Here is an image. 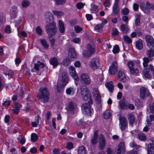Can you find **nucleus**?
Returning a JSON list of instances; mask_svg holds the SVG:
<instances>
[{"mask_svg":"<svg viewBox=\"0 0 154 154\" xmlns=\"http://www.w3.org/2000/svg\"><path fill=\"white\" fill-rule=\"evenodd\" d=\"M62 83L63 87H64L67 84L69 79L67 76V74L65 72H62Z\"/></svg>","mask_w":154,"mask_h":154,"instance_id":"nucleus-20","label":"nucleus"},{"mask_svg":"<svg viewBox=\"0 0 154 154\" xmlns=\"http://www.w3.org/2000/svg\"><path fill=\"white\" fill-rule=\"evenodd\" d=\"M127 65L131 73L133 75H135L138 73V70L135 67L134 63L132 61L129 62Z\"/></svg>","mask_w":154,"mask_h":154,"instance_id":"nucleus-7","label":"nucleus"},{"mask_svg":"<svg viewBox=\"0 0 154 154\" xmlns=\"http://www.w3.org/2000/svg\"><path fill=\"white\" fill-rule=\"evenodd\" d=\"M44 16L45 18L47 19H52L54 18L52 14L48 11L45 12Z\"/></svg>","mask_w":154,"mask_h":154,"instance_id":"nucleus-30","label":"nucleus"},{"mask_svg":"<svg viewBox=\"0 0 154 154\" xmlns=\"http://www.w3.org/2000/svg\"><path fill=\"white\" fill-rule=\"evenodd\" d=\"M50 62L51 64L54 66H56L58 64L57 60L55 57H53L50 60Z\"/></svg>","mask_w":154,"mask_h":154,"instance_id":"nucleus-33","label":"nucleus"},{"mask_svg":"<svg viewBox=\"0 0 154 154\" xmlns=\"http://www.w3.org/2000/svg\"><path fill=\"white\" fill-rule=\"evenodd\" d=\"M40 41L44 48L47 49L49 46L46 40L44 39H40Z\"/></svg>","mask_w":154,"mask_h":154,"instance_id":"nucleus-40","label":"nucleus"},{"mask_svg":"<svg viewBox=\"0 0 154 154\" xmlns=\"http://www.w3.org/2000/svg\"><path fill=\"white\" fill-rule=\"evenodd\" d=\"M53 13L54 15L57 16L58 18H60L61 16L63 15V12L61 11H53Z\"/></svg>","mask_w":154,"mask_h":154,"instance_id":"nucleus-45","label":"nucleus"},{"mask_svg":"<svg viewBox=\"0 0 154 154\" xmlns=\"http://www.w3.org/2000/svg\"><path fill=\"white\" fill-rule=\"evenodd\" d=\"M69 71L70 75L72 76L73 79L77 81L79 80L78 76L76 73L75 67L72 66H70L69 68Z\"/></svg>","mask_w":154,"mask_h":154,"instance_id":"nucleus-11","label":"nucleus"},{"mask_svg":"<svg viewBox=\"0 0 154 154\" xmlns=\"http://www.w3.org/2000/svg\"><path fill=\"white\" fill-rule=\"evenodd\" d=\"M119 34V32L116 28H113L112 29V32L111 33L112 35L115 36Z\"/></svg>","mask_w":154,"mask_h":154,"instance_id":"nucleus-52","label":"nucleus"},{"mask_svg":"<svg viewBox=\"0 0 154 154\" xmlns=\"http://www.w3.org/2000/svg\"><path fill=\"white\" fill-rule=\"evenodd\" d=\"M118 69L117 63L115 61H113L111 65L109 67V71L110 74L114 75L117 72Z\"/></svg>","mask_w":154,"mask_h":154,"instance_id":"nucleus-9","label":"nucleus"},{"mask_svg":"<svg viewBox=\"0 0 154 154\" xmlns=\"http://www.w3.org/2000/svg\"><path fill=\"white\" fill-rule=\"evenodd\" d=\"M135 46L136 48L138 50H141L143 47V43L142 40L140 39L136 41L135 42Z\"/></svg>","mask_w":154,"mask_h":154,"instance_id":"nucleus-26","label":"nucleus"},{"mask_svg":"<svg viewBox=\"0 0 154 154\" xmlns=\"http://www.w3.org/2000/svg\"><path fill=\"white\" fill-rule=\"evenodd\" d=\"M149 106L150 111L152 113L154 114V103H151Z\"/></svg>","mask_w":154,"mask_h":154,"instance_id":"nucleus-63","label":"nucleus"},{"mask_svg":"<svg viewBox=\"0 0 154 154\" xmlns=\"http://www.w3.org/2000/svg\"><path fill=\"white\" fill-rule=\"evenodd\" d=\"M105 85L106 87L108 88L109 91L110 92L112 93L113 90V86L112 82H110L106 83L105 84Z\"/></svg>","mask_w":154,"mask_h":154,"instance_id":"nucleus-29","label":"nucleus"},{"mask_svg":"<svg viewBox=\"0 0 154 154\" xmlns=\"http://www.w3.org/2000/svg\"><path fill=\"white\" fill-rule=\"evenodd\" d=\"M111 116V113L108 112H106L104 114L103 117L106 119H109Z\"/></svg>","mask_w":154,"mask_h":154,"instance_id":"nucleus-55","label":"nucleus"},{"mask_svg":"<svg viewBox=\"0 0 154 154\" xmlns=\"http://www.w3.org/2000/svg\"><path fill=\"white\" fill-rule=\"evenodd\" d=\"M83 111L86 115L90 116L91 113L93 111V110L91 109V106H90V107H88L87 109H86L83 110Z\"/></svg>","mask_w":154,"mask_h":154,"instance_id":"nucleus-38","label":"nucleus"},{"mask_svg":"<svg viewBox=\"0 0 154 154\" xmlns=\"http://www.w3.org/2000/svg\"><path fill=\"white\" fill-rule=\"evenodd\" d=\"M106 144L105 139L103 135L101 134L100 136L99 141V149L100 150H103Z\"/></svg>","mask_w":154,"mask_h":154,"instance_id":"nucleus-13","label":"nucleus"},{"mask_svg":"<svg viewBox=\"0 0 154 154\" xmlns=\"http://www.w3.org/2000/svg\"><path fill=\"white\" fill-rule=\"evenodd\" d=\"M98 135V131L97 130L94 133L93 136L91 138L90 142L91 144L94 145L97 143Z\"/></svg>","mask_w":154,"mask_h":154,"instance_id":"nucleus-19","label":"nucleus"},{"mask_svg":"<svg viewBox=\"0 0 154 154\" xmlns=\"http://www.w3.org/2000/svg\"><path fill=\"white\" fill-rule=\"evenodd\" d=\"M145 39L148 46L151 48H154V40L152 37L149 35H147Z\"/></svg>","mask_w":154,"mask_h":154,"instance_id":"nucleus-14","label":"nucleus"},{"mask_svg":"<svg viewBox=\"0 0 154 154\" xmlns=\"http://www.w3.org/2000/svg\"><path fill=\"white\" fill-rule=\"evenodd\" d=\"M10 12L17 13V7L14 5L12 6L11 8Z\"/></svg>","mask_w":154,"mask_h":154,"instance_id":"nucleus-57","label":"nucleus"},{"mask_svg":"<svg viewBox=\"0 0 154 154\" xmlns=\"http://www.w3.org/2000/svg\"><path fill=\"white\" fill-rule=\"evenodd\" d=\"M140 7L144 12L149 14L150 12V9L154 10V4L150 3L147 1L146 3V5L142 3L140 5Z\"/></svg>","mask_w":154,"mask_h":154,"instance_id":"nucleus-3","label":"nucleus"},{"mask_svg":"<svg viewBox=\"0 0 154 154\" xmlns=\"http://www.w3.org/2000/svg\"><path fill=\"white\" fill-rule=\"evenodd\" d=\"M111 3L109 0H106L103 3V5L105 7H109Z\"/></svg>","mask_w":154,"mask_h":154,"instance_id":"nucleus-58","label":"nucleus"},{"mask_svg":"<svg viewBox=\"0 0 154 154\" xmlns=\"http://www.w3.org/2000/svg\"><path fill=\"white\" fill-rule=\"evenodd\" d=\"M17 139L22 144H24L25 142V139L24 137L22 136V135H19Z\"/></svg>","mask_w":154,"mask_h":154,"instance_id":"nucleus-41","label":"nucleus"},{"mask_svg":"<svg viewBox=\"0 0 154 154\" xmlns=\"http://www.w3.org/2000/svg\"><path fill=\"white\" fill-rule=\"evenodd\" d=\"M95 29L97 32H100L102 31L103 29V26L102 24L97 25L95 28Z\"/></svg>","mask_w":154,"mask_h":154,"instance_id":"nucleus-50","label":"nucleus"},{"mask_svg":"<svg viewBox=\"0 0 154 154\" xmlns=\"http://www.w3.org/2000/svg\"><path fill=\"white\" fill-rule=\"evenodd\" d=\"M75 92L74 89L73 88L70 87L67 88L66 90V93L68 95L73 94Z\"/></svg>","mask_w":154,"mask_h":154,"instance_id":"nucleus-39","label":"nucleus"},{"mask_svg":"<svg viewBox=\"0 0 154 154\" xmlns=\"http://www.w3.org/2000/svg\"><path fill=\"white\" fill-rule=\"evenodd\" d=\"M119 48L118 46H114L113 50V52L114 54L117 53L119 52Z\"/></svg>","mask_w":154,"mask_h":154,"instance_id":"nucleus-61","label":"nucleus"},{"mask_svg":"<svg viewBox=\"0 0 154 154\" xmlns=\"http://www.w3.org/2000/svg\"><path fill=\"white\" fill-rule=\"evenodd\" d=\"M125 151V145L123 142H121L117 146L115 151L117 154H124Z\"/></svg>","mask_w":154,"mask_h":154,"instance_id":"nucleus-8","label":"nucleus"},{"mask_svg":"<svg viewBox=\"0 0 154 154\" xmlns=\"http://www.w3.org/2000/svg\"><path fill=\"white\" fill-rule=\"evenodd\" d=\"M149 70L148 68L145 69L143 70V73L145 77L147 78H149L150 75L149 74Z\"/></svg>","mask_w":154,"mask_h":154,"instance_id":"nucleus-43","label":"nucleus"},{"mask_svg":"<svg viewBox=\"0 0 154 154\" xmlns=\"http://www.w3.org/2000/svg\"><path fill=\"white\" fill-rule=\"evenodd\" d=\"M80 89L81 91V94L82 96L83 95H87L90 93V91L86 86L82 85L80 87Z\"/></svg>","mask_w":154,"mask_h":154,"instance_id":"nucleus-22","label":"nucleus"},{"mask_svg":"<svg viewBox=\"0 0 154 154\" xmlns=\"http://www.w3.org/2000/svg\"><path fill=\"white\" fill-rule=\"evenodd\" d=\"M128 116L129 124L132 127L133 124L135 123L134 116L133 114H130L128 115Z\"/></svg>","mask_w":154,"mask_h":154,"instance_id":"nucleus-23","label":"nucleus"},{"mask_svg":"<svg viewBox=\"0 0 154 154\" xmlns=\"http://www.w3.org/2000/svg\"><path fill=\"white\" fill-rule=\"evenodd\" d=\"M78 152V154H86V151L84 146H81L79 147Z\"/></svg>","mask_w":154,"mask_h":154,"instance_id":"nucleus-31","label":"nucleus"},{"mask_svg":"<svg viewBox=\"0 0 154 154\" xmlns=\"http://www.w3.org/2000/svg\"><path fill=\"white\" fill-rule=\"evenodd\" d=\"M146 54L149 57L154 56V50L152 48L147 50L146 51Z\"/></svg>","mask_w":154,"mask_h":154,"instance_id":"nucleus-37","label":"nucleus"},{"mask_svg":"<svg viewBox=\"0 0 154 154\" xmlns=\"http://www.w3.org/2000/svg\"><path fill=\"white\" fill-rule=\"evenodd\" d=\"M89 67L94 70L97 69L100 66L99 60L97 58H93L89 63Z\"/></svg>","mask_w":154,"mask_h":154,"instance_id":"nucleus-6","label":"nucleus"},{"mask_svg":"<svg viewBox=\"0 0 154 154\" xmlns=\"http://www.w3.org/2000/svg\"><path fill=\"white\" fill-rule=\"evenodd\" d=\"M118 79L122 82H125L126 81L125 74L122 71L120 70L117 74Z\"/></svg>","mask_w":154,"mask_h":154,"instance_id":"nucleus-21","label":"nucleus"},{"mask_svg":"<svg viewBox=\"0 0 154 154\" xmlns=\"http://www.w3.org/2000/svg\"><path fill=\"white\" fill-rule=\"evenodd\" d=\"M30 4V2L27 0H24L21 2V5L24 8H26L29 6Z\"/></svg>","mask_w":154,"mask_h":154,"instance_id":"nucleus-42","label":"nucleus"},{"mask_svg":"<svg viewBox=\"0 0 154 154\" xmlns=\"http://www.w3.org/2000/svg\"><path fill=\"white\" fill-rule=\"evenodd\" d=\"M5 74L6 75H8L9 77L11 78L13 75V72L12 70H8Z\"/></svg>","mask_w":154,"mask_h":154,"instance_id":"nucleus-59","label":"nucleus"},{"mask_svg":"<svg viewBox=\"0 0 154 154\" xmlns=\"http://www.w3.org/2000/svg\"><path fill=\"white\" fill-rule=\"evenodd\" d=\"M46 33L49 37L51 38L54 36L57 32V28L55 23L50 22L45 26Z\"/></svg>","mask_w":154,"mask_h":154,"instance_id":"nucleus-2","label":"nucleus"},{"mask_svg":"<svg viewBox=\"0 0 154 154\" xmlns=\"http://www.w3.org/2000/svg\"><path fill=\"white\" fill-rule=\"evenodd\" d=\"M92 103H85L83 104L82 105V110L87 109L88 107H89L91 106L90 105Z\"/></svg>","mask_w":154,"mask_h":154,"instance_id":"nucleus-51","label":"nucleus"},{"mask_svg":"<svg viewBox=\"0 0 154 154\" xmlns=\"http://www.w3.org/2000/svg\"><path fill=\"white\" fill-rule=\"evenodd\" d=\"M73 61V60H71V58L68 57L64 60L63 63L64 65L67 66L69 65L71 61Z\"/></svg>","mask_w":154,"mask_h":154,"instance_id":"nucleus-32","label":"nucleus"},{"mask_svg":"<svg viewBox=\"0 0 154 154\" xmlns=\"http://www.w3.org/2000/svg\"><path fill=\"white\" fill-rule=\"evenodd\" d=\"M64 87H63L62 83V84H57V91L58 92H60L61 91L63 90V88Z\"/></svg>","mask_w":154,"mask_h":154,"instance_id":"nucleus-54","label":"nucleus"},{"mask_svg":"<svg viewBox=\"0 0 154 154\" xmlns=\"http://www.w3.org/2000/svg\"><path fill=\"white\" fill-rule=\"evenodd\" d=\"M121 29L124 33H127L128 32L129 29L128 26L125 24H122L121 26Z\"/></svg>","mask_w":154,"mask_h":154,"instance_id":"nucleus-35","label":"nucleus"},{"mask_svg":"<svg viewBox=\"0 0 154 154\" xmlns=\"http://www.w3.org/2000/svg\"><path fill=\"white\" fill-rule=\"evenodd\" d=\"M143 66L144 67H146L148 66V63L149 62V61L148 58L146 57H144L143 58Z\"/></svg>","mask_w":154,"mask_h":154,"instance_id":"nucleus-48","label":"nucleus"},{"mask_svg":"<svg viewBox=\"0 0 154 154\" xmlns=\"http://www.w3.org/2000/svg\"><path fill=\"white\" fill-rule=\"evenodd\" d=\"M68 57L71 58V60H74L76 58V53L74 48H69Z\"/></svg>","mask_w":154,"mask_h":154,"instance_id":"nucleus-16","label":"nucleus"},{"mask_svg":"<svg viewBox=\"0 0 154 154\" xmlns=\"http://www.w3.org/2000/svg\"><path fill=\"white\" fill-rule=\"evenodd\" d=\"M119 106L122 109H124L126 108L125 106V100H122L120 101L119 102Z\"/></svg>","mask_w":154,"mask_h":154,"instance_id":"nucleus-53","label":"nucleus"},{"mask_svg":"<svg viewBox=\"0 0 154 154\" xmlns=\"http://www.w3.org/2000/svg\"><path fill=\"white\" fill-rule=\"evenodd\" d=\"M147 151L149 154H153L154 153V146L151 144H149L148 145Z\"/></svg>","mask_w":154,"mask_h":154,"instance_id":"nucleus-36","label":"nucleus"},{"mask_svg":"<svg viewBox=\"0 0 154 154\" xmlns=\"http://www.w3.org/2000/svg\"><path fill=\"white\" fill-rule=\"evenodd\" d=\"M119 3V0H115L112 8L113 13L115 14H118L119 12L120 9Z\"/></svg>","mask_w":154,"mask_h":154,"instance_id":"nucleus-15","label":"nucleus"},{"mask_svg":"<svg viewBox=\"0 0 154 154\" xmlns=\"http://www.w3.org/2000/svg\"><path fill=\"white\" fill-rule=\"evenodd\" d=\"M37 33L38 35H41L42 34V30L39 26H38L36 29Z\"/></svg>","mask_w":154,"mask_h":154,"instance_id":"nucleus-64","label":"nucleus"},{"mask_svg":"<svg viewBox=\"0 0 154 154\" xmlns=\"http://www.w3.org/2000/svg\"><path fill=\"white\" fill-rule=\"evenodd\" d=\"M137 137L138 138L142 141H145L146 138V135L142 133L138 134L137 135Z\"/></svg>","mask_w":154,"mask_h":154,"instance_id":"nucleus-34","label":"nucleus"},{"mask_svg":"<svg viewBox=\"0 0 154 154\" xmlns=\"http://www.w3.org/2000/svg\"><path fill=\"white\" fill-rule=\"evenodd\" d=\"M82 98L86 101L90 103H92V101L91 99L90 94H87V95H83L82 96Z\"/></svg>","mask_w":154,"mask_h":154,"instance_id":"nucleus-28","label":"nucleus"},{"mask_svg":"<svg viewBox=\"0 0 154 154\" xmlns=\"http://www.w3.org/2000/svg\"><path fill=\"white\" fill-rule=\"evenodd\" d=\"M74 29L75 31L77 32H79L82 30V28L77 26H74Z\"/></svg>","mask_w":154,"mask_h":154,"instance_id":"nucleus-62","label":"nucleus"},{"mask_svg":"<svg viewBox=\"0 0 154 154\" xmlns=\"http://www.w3.org/2000/svg\"><path fill=\"white\" fill-rule=\"evenodd\" d=\"M94 52V49L92 45L88 44L87 46V50L83 52V57L85 58L88 57Z\"/></svg>","mask_w":154,"mask_h":154,"instance_id":"nucleus-4","label":"nucleus"},{"mask_svg":"<svg viewBox=\"0 0 154 154\" xmlns=\"http://www.w3.org/2000/svg\"><path fill=\"white\" fill-rule=\"evenodd\" d=\"M38 139L37 135L35 133H32L31 136V140L33 142H36Z\"/></svg>","mask_w":154,"mask_h":154,"instance_id":"nucleus-46","label":"nucleus"},{"mask_svg":"<svg viewBox=\"0 0 154 154\" xmlns=\"http://www.w3.org/2000/svg\"><path fill=\"white\" fill-rule=\"evenodd\" d=\"M21 105L18 103H16L13 106V111L15 114H17L19 113V109L21 107Z\"/></svg>","mask_w":154,"mask_h":154,"instance_id":"nucleus-24","label":"nucleus"},{"mask_svg":"<svg viewBox=\"0 0 154 154\" xmlns=\"http://www.w3.org/2000/svg\"><path fill=\"white\" fill-rule=\"evenodd\" d=\"M149 92L147 91V89L144 87H142L140 90V98L142 99H144L148 96Z\"/></svg>","mask_w":154,"mask_h":154,"instance_id":"nucleus-18","label":"nucleus"},{"mask_svg":"<svg viewBox=\"0 0 154 154\" xmlns=\"http://www.w3.org/2000/svg\"><path fill=\"white\" fill-rule=\"evenodd\" d=\"M76 104L72 102H69L68 103L66 109L67 111L72 113H74V111L76 109Z\"/></svg>","mask_w":154,"mask_h":154,"instance_id":"nucleus-12","label":"nucleus"},{"mask_svg":"<svg viewBox=\"0 0 154 154\" xmlns=\"http://www.w3.org/2000/svg\"><path fill=\"white\" fill-rule=\"evenodd\" d=\"M85 5V4L82 2L78 3L76 5L77 8L78 9H80L83 7Z\"/></svg>","mask_w":154,"mask_h":154,"instance_id":"nucleus-60","label":"nucleus"},{"mask_svg":"<svg viewBox=\"0 0 154 154\" xmlns=\"http://www.w3.org/2000/svg\"><path fill=\"white\" fill-rule=\"evenodd\" d=\"M122 12L124 15H126L129 12V10L127 8H125L122 10Z\"/></svg>","mask_w":154,"mask_h":154,"instance_id":"nucleus-56","label":"nucleus"},{"mask_svg":"<svg viewBox=\"0 0 154 154\" xmlns=\"http://www.w3.org/2000/svg\"><path fill=\"white\" fill-rule=\"evenodd\" d=\"M124 41L128 44H131L132 42V39L128 36L125 35L123 37Z\"/></svg>","mask_w":154,"mask_h":154,"instance_id":"nucleus-49","label":"nucleus"},{"mask_svg":"<svg viewBox=\"0 0 154 154\" xmlns=\"http://www.w3.org/2000/svg\"><path fill=\"white\" fill-rule=\"evenodd\" d=\"M44 65L43 63L38 62L37 63L34 64V69L36 70L37 71H39L40 69L43 68L44 67Z\"/></svg>","mask_w":154,"mask_h":154,"instance_id":"nucleus-27","label":"nucleus"},{"mask_svg":"<svg viewBox=\"0 0 154 154\" xmlns=\"http://www.w3.org/2000/svg\"><path fill=\"white\" fill-rule=\"evenodd\" d=\"M93 96L95 100L100 103V102L101 98L98 89L96 88L93 89Z\"/></svg>","mask_w":154,"mask_h":154,"instance_id":"nucleus-17","label":"nucleus"},{"mask_svg":"<svg viewBox=\"0 0 154 154\" xmlns=\"http://www.w3.org/2000/svg\"><path fill=\"white\" fill-rule=\"evenodd\" d=\"M119 125L120 126V128L122 131L125 130L127 126V123L125 118L123 116L119 117Z\"/></svg>","mask_w":154,"mask_h":154,"instance_id":"nucleus-10","label":"nucleus"},{"mask_svg":"<svg viewBox=\"0 0 154 154\" xmlns=\"http://www.w3.org/2000/svg\"><path fill=\"white\" fill-rule=\"evenodd\" d=\"M58 27L61 33H63L65 32V28L64 24L61 20H59L58 21Z\"/></svg>","mask_w":154,"mask_h":154,"instance_id":"nucleus-25","label":"nucleus"},{"mask_svg":"<svg viewBox=\"0 0 154 154\" xmlns=\"http://www.w3.org/2000/svg\"><path fill=\"white\" fill-rule=\"evenodd\" d=\"M50 94L47 88H40L39 90L38 97L40 101L45 103L48 101L50 97Z\"/></svg>","mask_w":154,"mask_h":154,"instance_id":"nucleus-1","label":"nucleus"},{"mask_svg":"<svg viewBox=\"0 0 154 154\" xmlns=\"http://www.w3.org/2000/svg\"><path fill=\"white\" fill-rule=\"evenodd\" d=\"M80 79L81 83L85 85H89L91 82L89 76L86 73H82L80 77Z\"/></svg>","mask_w":154,"mask_h":154,"instance_id":"nucleus-5","label":"nucleus"},{"mask_svg":"<svg viewBox=\"0 0 154 154\" xmlns=\"http://www.w3.org/2000/svg\"><path fill=\"white\" fill-rule=\"evenodd\" d=\"M90 10L92 13L97 12L98 11V7L95 5L92 4L91 5V8Z\"/></svg>","mask_w":154,"mask_h":154,"instance_id":"nucleus-44","label":"nucleus"},{"mask_svg":"<svg viewBox=\"0 0 154 154\" xmlns=\"http://www.w3.org/2000/svg\"><path fill=\"white\" fill-rule=\"evenodd\" d=\"M54 2L57 5H63L66 3V0H54Z\"/></svg>","mask_w":154,"mask_h":154,"instance_id":"nucleus-47","label":"nucleus"}]
</instances>
